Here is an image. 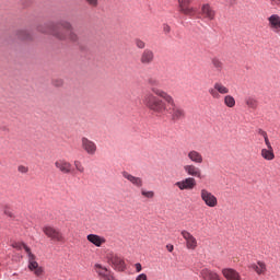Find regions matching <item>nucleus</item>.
Wrapping results in <instances>:
<instances>
[{"instance_id":"nucleus-35","label":"nucleus","mask_w":280,"mask_h":280,"mask_svg":"<svg viewBox=\"0 0 280 280\" xmlns=\"http://www.w3.org/2000/svg\"><path fill=\"white\" fill-rule=\"evenodd\" d=\"M135 44L138 49H145V42H143L142 39L137 38L135 40Z\"/></svg>"},{"instance_id":"nucleus-16","label":"nucleus","mask_w":280,"mask_h":280,"mask_svg":"<svg viewBox=\"0 0 280 280\" xmlns=\"http://www.w3.org/2000/svg\"><path fill=\"white\" fill-rule=\"evenodd\" d=\"M140 62L144 67H148L154 62V51L150 48L144 49L140 55Z\"/></svg>"},{"instance_id":"nucleus-5","label":"nucleus","mask_w":280,"mask_h":280,"mask_svg":"<svg viewBox=\"0 0 280 280\" xmlns=\"http://www.w3.org/2000/svg\"><path fill=\"white\" fill-rule=\"evenodd\" d=\"M43 233L48 237V240H51V242L65 244V234L61 233L60 229L54 225H45L43 228Z\"/></svg>"},{"instance_id":"nucleus-14","label":"nucleus","mask_w":280,"mask_h":280,"mask_svg":"<svg viewBox=\"0 0 280 280\" xmlns=\"http://www.w3.org/2000/svg\"><path fill=\"white\" fill-rule=\"evenodd\" d=\"M267 21L269 30H271L273 34L280 36V15L271 14L269 18H267Z\"/></svg>"},{"instance_id":"nucleus-42","label":"nucleus","mask_w":280,"mask_h":280,"mask_svg":"<svg viewBox=\"0 0 280 280\" xmlns=\"http://www.w3.org/2000/svg\"><path fill=\"white\" fill-rule=\"evenodd\" d=\"M4 215H8V218H14V213H12V211H10L9 209L4 210Z\"/></svg>"},{"instance_id":"nucleus-21","label":"nucleus","mask_w":280,"mask_h":280,"mask_svg":"<svg viewBox=\"0 0 280 280\" xmlns=\"http://www.w3.org/2000/svg\"><path fill=\"white\" fill-rule=\"evenodd\" d=\"M86 240L88 242H90V244H93L94 246H96V248H102V246L106 244V238L97 234H89L86 236Z\"/></svg>"},{"instance_id":"nucleus-3","label":"nucleus","mask_w":280,"mask_h":280,"mask_svg":"<svg viewBox=\"0 0 280 280\" xmlns=\"http://www.w3.org/2000/svg\"><path fill=\"white\" fill-rule=\"evenodd\" d=\"M106 261L116 272H125L126 260H124V257H121L119 254L115 252H108L106 254Z\"/></svg>"},{"instance_id":"nucleus-23","label":"nucleus","mask_w":280,"mask_h":280,"mask_svg":"<svg viewBox=\"0 0 280 280\" xmlns=\"http://www.w3.org/2000/svg\"><path fill=\"white\" fill-rule=\"evenodd\" d=\"M187 158L191 161V163H196L197 165H202V163H205V156H202V153L196 150H190Z\"/></svg>"},{"instance_id":"nucleus-38","label":"nucleus","mask_w":280,"mask_h":280,"mask_svg":"<svg viewBox=\"0 0 280 280\" xmlns=\"http://www.w3.org/2000/svg\"><path fill=\"white\" fill-rule=\"evenodd\" d=\"M54 86H62L65 84V81H62L61 79H55L52 81Z\"/></svg>"},{"instance_id":"nucleus-34","label":"nucleus","mask_w":280,"mask_h":280,"mask_svg":"<svg viewBox=\"0 0 280 280\" xmlns=\"http://www.w3.org/2000/svg\"><path fill=\"white\" fill-rule=\"evenodd\" d=\"M74 167L77 172H80V174H84V165H82V162L74 161Z\"/></svg>"},{"instance_id":"nucleus-40","label":"nucleus","mask_w":280,"mask_h":280,"mask_svg":"<svg viewBox=\"0 0 280 280\" xmlns=\"http://www.w3.org/2000/svg\"><path fill=\"white\" fill-rule=\"evenodd\" d=\"M136 280H148V275L145 273H140L136 277Z\"/></svg>"},{"instance_id":"nucleus-39","label":"nucleus","mask_w":280,"mask_h":280,"mask_svg":"<svg viewBox=\"0 0 280 280\" xmlns=\"http://www.w3.org/2000/svg\"><path fill=\"white\" fill-rule=\"evenodd\" d=\"M163 32L164 34H170V32H172V27L167 24H163Z\"/></svg>"},{"instance_id":"nucleus-15","label":"nucleus","mask_w":280,"mask_h":280,"mask_svg":"<svg viewBox=\"0 0 280 280\" xmlns=\"http://www.w3.org/2000/svg\"><path fill=\"white\" fill-rule=\"evenodd\" d=\"M184 172L187 176H190V178H202V171L195 164L184 165Z\"/></svg>"},{"instance_id":"nucleus-12","label":"nucleus","mask_w":280,"mask_h":280,"mask_svg":"<svg viewBox=\"0 0 280 280\" xmlns=\"http://www.w3.org/2000/svg\"><path fill=\"white\" fill-rule=\"evenodd\" d=\"M200 15L206 21H215V10L209 3H203L201 5V8H200Z\"/></svg>"},{"instance_id":"nucleus-41","label":"nucleus","mask_w":280,"mask_h":280,"mask_svg":"<svg viewBox=\"0 0 280 280\" xmlns=\"http://www.w3.org/2000/svg\"><path fill=\"white\" fill-rule=\"evenodd\" d=\"M135 268H136V272H141V270H143V267L141 266L140 262H137V264L135 265Z\"/></svg>"},{"instance_id":"nucleus-4","label":"nucleus","mask_w":280,"mask_h":280,"mask_svg":"<svg viewBox=\"0 0 280 280\" xmlns=\"http://www.w3.org/2000/svg\"><path fill=\"white\" fill-rule=\"evenodd\" d=\"M26 255L28 259V270L35 275V277H43L45 275V269L38 265L36 261V255L32 253L31 248L26 247Z\"/></svg>"},{"instance_id":"nucleus-2","label":"nucleus","mask_w":280,"mask_h":280,"mask_svg":"<svg viewBox=\"0 0 280 280\" xmlns=\"http://www.w3.org/2000/svg\"><path fill=\"white\" fill-rule=\"evenodd\" d=\"M37 32L54 36L57 40H69L70 43H78L80 40L78 33L73 32V24L69 21H60L58 25L54 23L39 25L37 26Z\"/></svg>"},{"instance_id":"nucleus-11","label":"nucleus","mask_w":280,"mask_h":280,"mask_svg":"<svg viewBox=\"0 0 280 280\" xmlns=\"http://www.w3.org/2000/svg\"><path fill=\"white\" fill-rule=\"evenodd\" d=\"M182 237L185 240L186 242V248L188 250H196V248H198V240H196L192 234H190L188 231L183 230L180 232Z\"/></svg>"},{"instance_id":"nucleus-18","label":"nucleus","mask_w":280,"mask_h":280,"mask_svg":"<svg viewBox=\"0 0 280 280\" xmlns=\"http://www.w3.org/2000/svg\"><path fill=\"white\" fill-rule=\"evenodd\" d=\"M266 148L261 149L260 156L265 161H275V149L272 148V143L265 142Z\"/></svg>"},{"instance_id":"nucleus-19","label":"nucleus","mask_w":280,"mask_h":280,"mask_svg":"<svg viewBox=\"0 0 280 280\" xmlns=\"http://www.w3.org/2000/svg\"><path fill=\"white\" fill-rule=\"evenodd\" d=\"M122 177L126 178L133 187H138V189H141L143 187V178L137 177L126 171L122 172Z\"/></svg>"},{"instance_id":"nucleus-45","label":"nucleus","mask_w":280,"mask_h":280,"mask_svg":"<svg viewBox=\"0 0 280 280\" xmlns=\"http://www.w3.org/2000/svg\"><path fill=\"white\" fill-rule=\"evenodd\" d=\"M229 1V3L231 4V5H233V3H235V1H237V0H228Z\"/></svg>"},{"instance_id":"nucleus-7","label":"nucleus","mask_w":280,"mask_h":280,"mask_svg":"<svg viewBox=\"0 0 280 280\" xmlns=\"http://www.w3.org/2000/svg\"><path fill=\"white\" fill-rule=\"evenodd\" d=\"M200 198L206 207H209L210 209H215V207H218V197H215L209 189L202 188L200 190Z\"/></svg>"},{"instance_id":"nucleus-20","label":"nucleus","mask_w":280,"mask_h":280,"mask_svg":"<svg viewBox=\"0 0 280 280\" xmlns=\"http://www.w3.org/2000/svg\"><path fill=\"white\" fill-rule=\"evenodd\" d=\"M221 275L226 280H242V275L233 268H223Z\"/></svg>"},{"instance_id":"nucleus-27","label":"nucleus","mask_w":280,"mask_h":280,"mask_svg":"<svg viewBox=\"0 0 280 280\" xmlns=\"http://www.w3.org/2000/svg\"><path fill=\"white\" fill-rule=\"evenodd\" d=\"M223 104L228 108H235V97H233L232 95L226 94L223 97Z\"/></svg>"},{"instance_id":"nucleus-37","label":"nucleus","mask_w":280,"mask_h":280,"mask_svg":"<svg viewBox=\"0 0 280 280\" xmlns=\"http://www.w3.org/2000/svg\"><path fill=\"white\" fill-rule=\"evenodd\" d=\"M18 172H20V174H27V172H30V168H27V166L20 165L18 167Z\"/></svg>"},{"instance_id":"nucleus-36","label":"nucleus","mask_w":280,"mask_h":280,"mask_svg":"<svg viewBox=\"0 0 280 280\" xmlns=\"http://www.w3.org/2000/svg\"><path fill=\"white\" fill-rule=\"evenodd\" d=\"M85 3H88L90 8H97V5H100V0H85Z\"/></svg>"},{"instance_id":"nucleus-29","label":"nucleus","mask_w":280,"mask_h":280,"mask_svg":"<svg viewBox=\"0 0 280 280\" xmlns=\"http://www.w3.org/2000/svg\"><path fill=\"white\" fill-rule=\"evenodd\" d=\"M140 194L143 198H148L149 200H152V198H154V191L153 190H147L144 188H141Z\"/></svg>"},{"instance_id":"nucleus-17","label":"nucleus","mask_w":280,"mask_h":280,"mask_svg":"<svg viewBox=\"0 0 280 280\" xmlns=\"http://www.w3.org/2000/svg\"><path fill=\"white\" fill-rule=\"evenodd\" d=\"M55 167L56 170H59L61 174H71L73 165L65 159H59L55 162Z\"/></svg>"},{"instance_id":"nucleus-33","label":"nucleus","mask_w":280,"mask_h":280,"mask_svg":"<svg viewBox=\"0 0 280 280\" xmlns=\"http://www.w3.org/2000/svg\"><path fill=\"white\" fill-rule=\"evenodd\" d=\"M257 133L265 139V143L270 142V139L268 138V132H266L264 129H258Z\"/></svg>"},{"instance_id":"nucleus-32","label":"nucleus","mask_w":280,"mask_h":280,"mask_svg":"<svg viewBox=\"0 0 280 280\" xmlns=\"http://www.w3.org/2000/svg\"><path fill=\"white\" fill-rule=\"evenodd\" d=\"M13 248H16L18 250H21L22 248H24L25 253H27V245H25V243H13L12 244Z\"/></svg>"},{"instance_id":"nucleus-10","label":"nucleus","mask_w":280,"mask_h":280,"mask_svg":"<svg viewBox=\"0 0 280 280\" xmlns=\"http://www.w3.org/2000/svg\"><path fill=\"white\" fill-rule=\"evenodd\" d=\"M81 148L90 156H95L97 152V144L86 137L81 138Z\"/></svg>"},{"instance_id":"nucleus-44","label":"nucleus","mask_w":280,"mask_h":280,"mask_svg":"<svg viewBox=\"0 0 280 280\" xmlns=\"http://www.w3.org/2000/svg\"><path fill=\"white\" fill-rule=\"evenodd\" d=\"M166 248H167L168 253L174 252V245H166Z\"/></svg>"},{"instance_id":"nucleus-25","label":"nucleus","mask_w":280,"mask_h":280,"mask_svg":"<svg viewBox=\"0 0 280 280\" xmlns=\"http://www.w3.org/2000/svg\"><path fill=\"white\" fill-rule=\"evenodd\" d=\"M245 104L247 108H252V110H257V106H259V102L253 96H247L245 98Z\"/></svg>"},{"instance_id":"nucleus-22","label":"nucleus","mask_w":280,"mask_h":280,"mask_svg":"<svg viewBox=\"0 0 280 280\" xmlns=\"http://www.w3.org/2000/svg\"><path fill=\"white\" fill-rule=\"evenodd\" d=\"M199 277H201L203 280H222L220 278V275H218V272L209 268L201 269Z\"/></svg>"},{"instance_id":"nucleus-13","label":"nucleus","mask_w":280,"mask_h":280,"mask_svg":"<svg viewBox=\"0 0 280 280\" xmlns=\"http://www.w3.org/2000/svg\"><path fill=\"white\" fill-rule=\"evenodd\" d=\"M147 84L151 86V95H154V97H159L161 100V94L158 92L166 93L164 90L159 89L158 86H161V81L154 77H150L147 80Z\"/></svg>"},{"instance_id":"nucleus-6","label":"nucleus","mask_w":280,"mask_h":280,"mask_svg":"<svg viewBox=\"0 0 280 280\" xmlns=\"http://www.w3.org/2000/svg\"><path fill=\"white\" fill-rule=\"evenodd\" d=\"M194 1L195 0H177L180 14H184V16H189L190 19H192V16H196L198 10L196 9V7L191 5Z\"/></svg>"},{"instance_id":"nucleus-28","label":"nucleus","mask_w":280,"mask_h":280,"mask_svg":"<svg viewBox=\"0 0 280 280\" xmlns=\"http://www.w3.org/2000/svg\"><path fill=\"white\" fill-rule=\"evenodd\" d=\"M211 65L215 68L217 71H222V69H224V63L218 57H213L211 59Z\"/></svg>"},{"instance_id":"nucleus-8","label":"nucleus","mask_w":280,"mask_h":280,"mask_svg":"<svg viewBox=\"0 0 280 280\" xmlns=\"http://www.w3.org/2000/svg\"><path fill=\"white\" fill-rule=\"evenodd\" d=\"M94 270H95L96 275L100 277V279L117 280V278H115V273L102 264H95Z\"/></svg>"},{"instance_id":"nucleus-31","label":"nucleus","mask_w":280,"mask_h":280,"mask_svg":"<svg viewBox=\"0 0 280 280\" xmlns=\"http://www.w3.org/2000/svg\"><path fill=\"white\" fill-rule=\"evenodd\" d=\"M19 38H21L22 40H32V35L27 33V31H20Z\"/></svg>"},{"instance_id":"nucleus-9","label":"nucleus","mask_w":280,"mask_h":280,"mask_svg":"<svg viewBox=\"0 0 280 280\" xmlns=\"http://www.w3.org/2000/svg\"><path fill=\"white\" fill-rule=\"evenodd\" d=\"M196 178L194 177H186L175 183V187H177L179 191H191L196 189Z\"/></svg>"},{"instance_id":"nucleus-26","label":"nucleus","mask_w":280,"mask_h":280,"mask_svg":"<svg viewBox=\"0 0 280 280\" xmlns=\"http://www.w3.org/2000/svg\"><path fill=\"white\" fill-rule=\"evenodd\" d=\"M214 89L218 91L219 95H229L230 90L222 82H215Z\"/></svg>"},{"instance_id":"nucleus-24","label":"nucleus","mask_w":280,"mask_h":280,"mask_svg":"<svg viewBox=\"0 0 280 280\" xmlns=\"http://www.w3.org/2000/svg\"><path fill=\"white\" fill-rule=\"evenodd\" d=\"M252 270H255L257 275H266V262L258 261L257 264L250 265Z\"/></svg>"},{"instance_id":"nucleus-43","label":"nucleus","mask_w":280,"mask_h":280,"mask_svg":"<svg viewBox=\"0 0 280 280\" xmlns=\"http://www.w3.org/2000/svg\"><path fill=\"white\" fill-rule=\"evenodd\" d=\"M271 5H278L280 8V0H270Z\"/></svg>"},{"instance_id":"nucleus-30","label":"nucleus","mask_w":280,"mask_h":280,"mask_svg":"<svg viewBox=\"0 0 280 280\" xmlns=\"http://www.w3.org/2000/svg\"><path fill=\"white\" fill-rule=\"evenodd\" d=\"M208 93H209V95H211V97L213 100H220V94H219L218 90L215 89V85H213V88H210L208 90Z\"/></svg>"},{"instance_id":"nucleus-1","label":"nucleus","mask_w":280,"mask_h":280,"mask_svg":"<svg viewBox=\"0 0 280 280\" xmlns=\"http://www.w3.org/2000/svg\"><path fill=\"white\" fill-rule=\"evenodd\" d=\"M160 97L154 96L151 92L144 94L142 102L153 115H170L172 121H180L187 117L183 107L176 105L174 96L167 92H156Z\"/></svg>"}]
</instances>
